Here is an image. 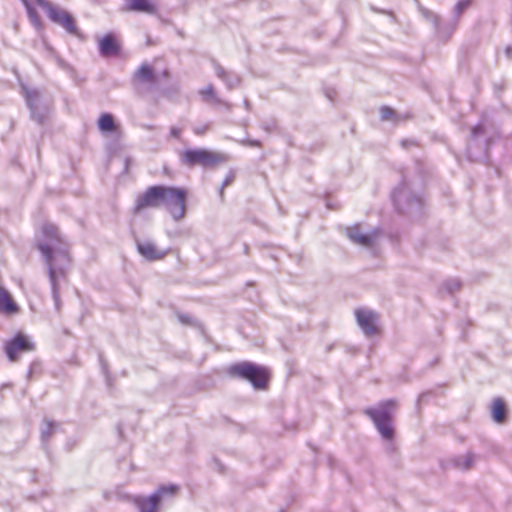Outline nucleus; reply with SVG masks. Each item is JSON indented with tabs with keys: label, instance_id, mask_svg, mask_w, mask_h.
Wrapping results in <instances>:
<instances>
[{
	"label": "nucleus",
	"instance_id": "obj_31",
	"mask_svg": "<svg viewBox=\"0 0 512 512\" xmlns=\"http://www.w3.org/2000/svg\"><path fill=\"white\" fill-rule=\"evenodd\" d=\"M484 134V127L482 124H477L471 130V139L475 140L478 136Z\"/></svg>",
	"mask_w": 512,
	"mask_h": 512
},
{
	"label": "nucleus",
	"instance_id": "obj_37",
	"mask_svg": "<svg viewBox=\"0 0 512 512\" xmlns=\"http://www.w3.org/2000/svg\"><path fill=\"white\" fill-rule=\"evenodd\" d=\"M247 144L249 146H254V147H260L261 146V142L259 140H248Z\"/></svg>",
	"mask_w": 512,
	"mask_h": 512
},
{
	"label": "nucleus",
	"instance_id": "obj_36",
	"mask_svg": "<svg viewBox=\"0 0 512 512\" xmlns=\"http://www.w3.org/2000/svg\"><path fill=\"white\" fill-rule=\"evenodd\" d=\"M415 141L414 140H409V139H404L401 141V146L403 148H408L409 146H412V145H415Z\"/></svg>",
	"mask_w": 512,
	"mask_h": 512
},
{
	"label": "nucleus",
	"instance_id": "obj_18",
	"mask_svg": "<svg viewBox=\"0 0 512 512\" xmlns=\"http://www.w3.org/2000/svg\"><path fill=\"white\" fill-rule=\"evenodd\" d=\"M19 310L8 291L0 287V312L6 315L17 313Z\"/></svg>",
	"mask_w": 512,
	"mask_h": 512
},
{
	"label": "nucleus",
	"instance_id": "obj_8",
	"mask_svg": "<svg viewBox=\"0 0 512 512\" xmlns=\"http://www.w3.org/2000/svg\"><path fill=\"white\" fill-rule=\"evenodd\" d=\"M34 1L38 6H40L46 11L47 16L52 22L62 26L69 34H78V27L76 25V21L69 12L53 5L48 0Z\"/></svg>",
	"mask_w": 512,
	"mask_h": 512
},
{
	"label": "nucleus",
	"instance_id": "obj_34",
	"mask_svg": "<svg viewBox=\"0 0 512 512\" xmlns=\"http://www.w3.org/2000/svg\"><path fill=\"white\" fill-rule=\"evenodd\" d=\"M261 127L266 130V131H272L275 127V123L274 121H271V122H263Z\"/></svg>",
	"mask_w": 512,
	"mask_h": 512
},
{
	"label": "nucleus",
	"instance_id": "obj_5",
	"mask_svg": "<svg viewBox=\"0 0 512 512\" xmlns=\"http://www.w3.org/2000/svg\"><path fill=\"white\" fill-rule=\"evenodd\" d=\"M228 373L232 377L249 381L257 390L266 388L269 378L268 372L264 367L248 361L230 366Z\"/></svg>",
	"mask_w": 512,
	"mask_h": 512
},
{
	"label": "nucleus",
	"instance_id": "obj_22",
	"mask_svg": "<svg viewBox=\"0 0 512 512\" xmlns=\"http://www.w3.org/2000/svg\"><path fill=\"white\" fill-rule=\"evenodd\" d=\"M59 424L55 421L44 419L43 426L41 428V442L44 447L47 446V443L51 436L56 432L58 429Z\"/></svg>",
	"mask_w": 512,
	"mask_h": 512
},
{
	"label": "nucleus",
	"instance_id": "obj_28",
	"mask_svg": "<svg viewBox=\"0 0 512 512\" xmlns=\"http://www.w3.org/2000/svg\"><path fill=\"white\" fill-rule=\"evenodd\" d=\"M235 180V171L231 169L228 174L226 175L224 181L222 182V185L219 189V196L221 199L224 197V189L229 186L233 181Z\"/></svg>",
	"mask_w": 512,
	"mask_h": 512
},
{
	"label": "nucleus",
	"instance_id": "obj_30",
	"mask_svg": "<svg viewBox=\"0 0 512 512\" xmlns=\"http://www.w3.org/2000/svg\"><path fill=\"white\" fill-rule=\"evenodd\" d=\"M470 5V0H460L455 6H454V14L458 18L462 12L468 8Z\"/></svg>",
	"mask_w": 512,
	"mask_h": 512
},
{
	"label": "nucleus",
	"instance_id": "obj_10",
	"mask_svg": "<svg viewBox=\"0 0 512 512\" xmlns=\"http://www.w3.org/2000/svg\"><path fill=\"white\" fill-rule=\"evenodd\" d=\"M165 186L155 185L148 187L136 199L134 212L140 213L147 208H158L162 205Z\"/></svg>",
	"mask_w": 512,
	"mask_h": 512
},
{
	"label": "nucleus",
	"instance_id": "obj_19",
	"mask_svg": "<svg viewBox=\"0 0 512 512\" xmlns=\"http://www.w3.org/2000/svg\"><path fill=\"white\" fill-rule=\"evenodd\" d=\"M476 456L472 452H468L465 455L455 456L451 459L452 465L459 470H469L475 463Z\"/></svg>",
	"mask_w": 512,
	"mask_h": 512
},
{
	"label": "nucleus",
	"instance_id": "obj_26",
	"mask_svg": "<svg viewBox=\"0 0 512 512\" xmlns=\"http://www.w3.org/2000/svg\"><path fill=\"white\" fill-rule=\"evenodd\" d=\"M380 118L382 121L398 122L401 117L389 106H382L380 108Z\"/></svg>",
	"mask_w": 512,
	"mask_h": 512
},
{
	"label": "nucleus",
	"instance_id": "obj_40",
	"mask_svg": "<svg viewBox=\"0 0 512 512\" xmlns=\"http://www.w3.org/2000/svg\"><path fill=\"white\" fill-rule=\"evenodd\" d=\"M244 107L246 110L250 111L251 110V103L248 99H245L244 100Z\"/></svg>",
	"mask_w": 512,
	"mask_h": 512
},
{
	"label": "nucleus",
	"instance_id": "obj_32",
	"mask_svg": "<svg viewBox=\"0 0 512 512\" xmlns=\"http://www.w3.org/2000/svg\"><path fill=\"white\" fill-rule=\"evenodd\" d=\"M210 126L209 124H204V125H201V126H196L193 128V132L196 134V135H204L208 130H209Z\"/></svg>",
	"mask_w": 512,
	"mask_h": 512
},
{
	"label": "nucleus",
	"instance_id": "obj_16",
	"mask_svg": "<svg viewBox=\"0 0 512 512\" xmlns=\"http://www.w3.org/2000/svg\"><path fill=\"white\" fill-rule=\"evenodd\" d=\"M136 244H137V251L139 252V254L142 255L145 259H147L149 261L160 260L166 254V252L158 250L152 242L137 241Z\"/></svg>",
	"mask_w": 512,
	"mask_h": 512
},
{
	"label": "nucleus",
	"instance_id": "obj_12",
	"mask_svg": "<svg viewBox=\"0 0 512 512\" xmlns=\"http://www.w3.org/2000/svg\"><path fill=\"white\" fill-rule=\"evenodd\" d=\"M380 235L379 229H372L368 233L361 232L360 225L356 224L346 228V236L351 242L364 247H372Z\"/></svg>",
	"mask_w": 512,
	"mask_h": 512
},
{
	"label": "nucleus",
	"instance_id": "obj_20",
	"mask_svg": "<svg viewBox=\"0 0 512 512\" xmlns=\"http://www.w3.org/2000/svg\"><path fill=\"white\" fill-rule=\"evenodd\" d=\"M133 80L135 82L152 83L155 81V74L153 68L144 63L134 73Z\"/></svg>",
	"mask_w": 512,
	"mask_h": 512
},
{
	"label": "nucleus",
	"instance_id": "obj_1",
	"mask_svg": "<svg viewBox=\"0 0 512 512\" xmlns=\"http://www.w3.org/2000/svg\"><path fill=\"white\" fill-rule=\"evenodd\" d=\"M36 247L40 251L47 269L55 309L60 311V281L67 278L71 263L70 244L56 225L47 222L42 225Z\"/></svg>",
	"mask_w": 512,
	"mask_h": 512
},
{
	"label": "nucleus",
	"instance_id": "obj_9",
	"mask_svg": "<svg viewBox=\"0 0 512 512\" xmlns=\"http://www.w3.org/2000/svg\"><path fill=\"white\" fill-rule=\"evenodd\" d=\"M23 95L30 110L31 118L38 124H43L48 115V105L41 101V94L37 89L23 87Z\"/></svg>",
	"mask_w": 512,
	"mask_h": 512
},
{
	"label": "nucleus",
	"instance_id": "obj_35",
	"mask_svg": "<svg viewBox=\"0 0 512 512\" xmlns=\"http://www.w3.org/2000/svg\"><path fill=\"white\" fill-rule=\"evenodd\" d=\"M181 134V129L177 127H171L170 135L174 138H179Z\"/></svg>",
	"mask_w": 512,
	"mask_h": 512
},
{
	"label": "nucleus",
	"instance_id": "obj_41",
	"mask_svg": "<svg viewBox=\"0 0 512 512\" xmlns=\"http://www.w3.org/2000/svg\"><path fill=\"white\" fill-rule=\"evenodd\" d=\"M467 150H468V153H470L471 145L468 146Z\"/></svg>",
	"mask_w": 512,
	"mask_h": 512
},
{
	"label": "nucleus",
	"instance_id": "obj_23",
	"mask_svg": "<svg viewBox=\"0 0 512 512\" xmlns=\"http://www.w3.org/2000/svg\"><path fill=\"white\" fill-rule=\"evenodd\" d=\"M98 128L103 133H111L116 130L115 120L112 114L103 113L98 119Z\"/></svg>",
	"mask_w": 512,
	"mask_h": 512
},
{
	"label": "nucleus",
	"instance_id": "obj_38",
	"mask_svg": "<svg viewBox=\"0 0 512 512\" xmlns=\"http://www.w3.org/2000/svg\"><path fill=\"white\" fill-rule=\"evenodd\" d=\"M505 53H506L508 58H512V47L511 46H507L506 49H505Z\"/></svg>",
	"mask_w": 512,
	"mask_h": 512
},
{
	"label": "nucleus",
	"instance_id": "obj_15",
	"mask_svg": "<svg viewBox=\"0 0 512 512\" xmlns=\"http://www.w3.org/2000/svg\"><path fill=\"white\" fill-rule=\"evenodd\" d=\"M120 48V44L117 42L115 36L111 33L106 34L99 41V53L104 58L118 55Z\"/></svg>",
	"mask_w": 512,
	"mask_h": 512
},
{
	"label": "nucleus",
	"instance_id": "obj_21",
	"mask_svg": "<svg viewBox=\"0 0 512 512\" xmlns=\"http://www.w3.org/2000/svg\"><path fill=\"white\" fill-rule=\"evenodd\" d=\"M128 9L136 12L153 14L155 7L149 0H126Z\"/></svg>",
	"mask_w": 512,
	"mask_h": 512
},
{
	"label": "nucleus",
	"instance_id": "obj_13",
	"mask_svg": "<svg viewBox=\"0 0 512 512\" xmlns=\"http://www.w3.org/2000/svg\"><path fill=\"white\" fill-rule=\"evenodd\" d=\"M355 316L357 324L366 336L371 337L378 333L376 325L378 314L376 312L367 309H357Z\"/></svg>",
	"mask_w": 512,
	"mask_h": 512
},
{
	"label": "nucleus",
	"instance_id": "obj_3",
	"mask_svg": "<svg viewBox=\"0 0 512 512\" xmlns=\"http://www.w3.org/2000/svg\"><path fill=\"white\" fill-rule=\"evenodd\" d=\"M396 406V401L389 399L379 403L375 408L369 407L364 410V414L372 420L381 437L387 441H391L395 435L392 417Z\"/></svg>",
	"mask_w": 512,
	"mask_h": 512
},
{
	"label": "nucleus",
	"instance_id": "obj_33",
	"mask_svg": "<svg viewBox=\"0 0 512 512\" xmlns=\"http://www.w3.org/2000/svg\"><path fill=\"white\" fill-rule=\"evenodd\" d=\"M424 15L427 17V18H432L433 22H434V25L436 28H438V25H439V17L437 15H434L433 13L425 10L424 11Z\"/></svg>",
	"mask_w": 512,
	"mask_h": 512
},
{
	"label": "nucleus",
	"instance_id": "obj_24",
	"mask_svg": "<svg viewBox=\"0 0 512 512\" xmlns=\"http://www.w3.org/2000/svg\"><path fill=\"white\" fill-rule=\"evenodd\" d=\"M492 418L497 423H503L506 419V406L500 398H496L493 401Z\"/></svg>",
	"mask_w": 512,
	"mask_h": 512
},
{
	"label": "nucleus",
	"instance_id": "obj_27",
	"mask_svg": "<svg viewBox=\"0 0 512 512\" xmlns=\"http://www.w3.org/2000/svg\"><path fill=\"white\" fill-rule=\"evenodd\" d=\"M460 287H461L460 281L455 278L446 280L442 285V288L444 290H446L449 294H452L455 291L459 290Z\"/></svg>",
	"mask_w": 512,
	"mask_h": 512
},
{
	"label": "nucleus",
	"instance_id": "obj_4",
	"mask_svg": "<svg viewBox=\"0 0 512 512\" xmlns=\"http://www.w3.org/2000/svg\"><path fill=\"white\" fill-rule=\"evenodd\" d=\"M224 153L210 151L208 149H186L180 154V161L188 167L201 166L205 169H213L228 161Z\"/></svg>",
	"mask_w": 512,
	"mask_h": 512
},
{
	"label": "nucleus",
	"instance_id": "obj_25",
	"mask_svg": "<svg viewBox=\"0 0 512 512\" xmlns=\"http://www.w3.org/2000/svg\"><path fill=\"white\" fill-rule=\"evenodd\" d=\"M24 7L26 8L29 20L32 23V25L36 29H41L42 28L41 19H40L39 15H38L36 9L32 6L31 2L30 1H24Z\"/></svg>",
	"mask_w": 512,
	"mask_h": 512
},
{
	"label": "nucleus",
	"instance_id": "obj_39",
	"mask_svg": "<svg viewBox=\"0 0 512 512\" xmlns=\"http://www.w3.org/2000/svg\"><path fill=\"white\" fill-rule=\"evenodd\" d=\"M100 361H101V364H102V369H103V372L105 374L108 373V370H107V363L102 359V357L100 358Z\"/></svg>",
	"mask_w": 512,
	"mask_h": 512
},
{
	"label": "nucleus",
	"instance_id": "obj_6",
	"mask_svg": "<svg viewBox=\"0 0 512 512\" xmlns=\"http://www.w3.org/2000/svg\"><path fill=\"white\" fill-rule=\"evenodd\" d=\"M179 490L176 484L161 485L149 497L138 496L134 502L139 512H156L162 500L174 497Z\"/></svg>",
	"mask_w": 512,
	"mask_h": 512
},
{
	"label": "nucleus",
	"instance_id": "obj_2",
	"mask_svg": "<svg viewBox=\"0 0 512 512\" xmlns=\"http://www.w3.org/2000/svg\"><path fill=\"white\" fill-rule=\"evenodd\" d=\"M392 201L399 213L412 217L421 215L423 199L412 191L409 182L403 174L401 182L392 192Z\"/></svg>",
	"mask_w": 512,
	"mask_h": 512
},
{
	"label": "nucleus",
	"instance_id": "obj_29",
	"mask_svg": "<svg viewBox=\"0 0 512 512\" xmlns=\"http://www.w3.org/2000/svg\"><path fill=\"white\" fill-rule=\"evenodd\" d=\"M177 319L183 325L196 326V320L189 314L177 313Z\"/></svg>",
	"mask_w": 512,
	"mask_h": 512
},
{
	"label": "nucleus",
	"instance_id": "obj_11",
	"mask_svg": "<svg viewBox=\"0 0 512 512\" xmlns=\"http://www.w3.org/2000/svg\"><path fill=\"white\" fill-rule=\"evenodd\" d=\"M35 349V344L28 336L18 333L12 339L5 342L4 351L10 362H16L19 354Z\"/></svg>",
	"mask_w": 512,
	"mask_h": 512
},
{
	"label": "nucleus",
	"instance_id": "obj_14",
	"mask_svg": "<svg viewBox=\"0 0 512 512\" xmlns=\"http://www.w3.org/2000/svg\"><path fill=\"white\" fill-rule=\"evenodd\" d=\"M212 64L216 76L225 83L227 89L233 90L240 86L242 79L238 74L233 71L226 70L216 61H213Z\"/></svg>",
	"mask_w": 512,
	"mask_h": 512
},
{
	"label": "nucleus",
	"instance_id": "obj_17",
	"mask_svg": "<svg viewBox=\"0 0 512 512\" xmlns=\"http://www.w3.org/2000/svg\"><path fill=\"white\" fill-rule=\"evenodd\" d=\"M199 95L201 96L202 101L205 103H211L214 105H223L228 110L231 109V105L229 103L223 101L216 95L214 86L212 84H209L206 87L200 89Z\"/></svg>",
	"mask_w": 512,
	"mask_h": 512
},
{
	"label": "nucleus",
	"instance_id": "obj_7",
	"mask_svg": "<svg viewBox=\"0 0 512 512\" xmlns=\"http://www.w3.org/2000/svg\"><path fill=\"white\" fill-rule=\"evenodd\" d=\"M162 205L170 213L175 221L184 218L186 214V197L187 193L182 188L165 186Z\"/></svg>",
	"mask_w": 512,
	"mask_h": 512
}]
</instances>
